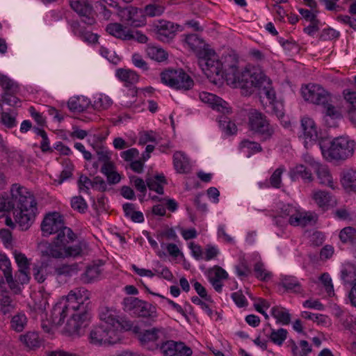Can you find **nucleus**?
Instances as JSON below:
<instances>
[{
  "label": "nucleus",
  "mask_w": 356,
  "mask_h": 356,
  "mask_svg": "<svg viewBox=\"0 0 356 356\" xmlns=\"http://www.w3.org/2000/svg\"><path fill=\"white\" fill-rule=\"evenodd\" d=\"M10 195L14 200L15 220L22 230L28 229L35 220L37 202L33 195L25 187L14 184L10 188Z\"/></svg>",
  "instance_id": "nucleus-1"
},
{
  "label": "nucleus",
  "mask_w": 356,
  "mask_h": 356,
  "mask_svg": "<svg viewBox=\"0 0 356 356\" xmlns=\"http://www.w3.org/2000/svg\"><path fill=\"white\" fill-rule=\"evenodd\" d=\"M301 93L305 100L321 106L326 116L333 119L341 117L340 111L331 104L330 95L321 86L309 84L302 88Z\"/></svg>",
  "instance_id": "nucleus-2"
},
{
  "label": "nucleus",
  "mask_w": 356,
  "mask_h": 356,
  "mask_svg": "<svg viewBox=\"0 0 356 356\" xmlns=\"http://www.w3.org/2000/svg\"><path fill=\"white\" fill-rule=\"evenodd\" d=\"M355 143L348 137L334 138L328 147L320 144L323 157L327 161H344L353 155Z\"/></svg>",
  "instance_id": "nucleus-3"
},
{
  "label": "nucleus",
  "mask_w": 356,
  "mask_h": 356,
  "mask_svg": "<svg viewBox=\"0 0 356 356\" xmlns=\"http://www.w3.org/2000/svg\"><path fill=\"white\" fill-rule=\"evenodd\" d=\"M248 127L262 142L270 140L275 134V127L270 124L267 117L257 109L250 110Z\"/></svg>",
  "instance_id": "nucleus-4"
},
{
  "label": "nucleus",
  "mask_w": 356,
  "mask_h": 356,
  "mask_svg": "<svg viewBox=\"0 0 356 356\" xmlns=\"http://www.w3.org/2000/svg\"><path fill=\"white\" fill-rule=\"evenodd\" d=\"M90 296L88 290L79 287L71 290L62 300L71 312L89 316Z\"/></svg>",
  "instance_id": "nucleus-5"
},
{
  "label": "nucleus",
  "mask_w": 356,
  "mask_h": 356,
  "mask_svg": "<svg viewBox=\"0 0 356 356\" xmlns=\"http://www.w3.org/2000/svg\"><path fill=\"white\" fill-rule=\"evenodd\" d=\"M205 54L200 55L198 58V65L201 67L204 74L210 80L215 81L216 76H223L222 64L219 60L218 56L216 52L209 48L204 51Z\"/></svg>",
  "instance_id": "nucleus-6"
},
{
  "label": "nucleus",
  "mask_w": 356,
  "mask_h": 356,
  "mask_svg": "<svg viewBox=\"0 0 356 356\" xmlns=\"http://www.w3.org/2000/svg\"><path fill=\"white\" fill-rule=\"evenodd\" d=\"M123 304L125 309L131 312L134 315L156 321L158 314L154 305L141 300L135 297H128L124 299Z\"/></svg>",
  "instance_id": "nucleus-7"
},
{
  "label": "nucleus",
  "mask_w": 356,
  "mask_h": 356,
  "mask_svg": "<svg viewBox=\"0 0 356 356\" xmlns=\"http://www.w3.org/2000/svg\"><path fill=\"white\" fill-rule=\"evenodd\" d=\"M119 312L113 307L106 306L101 307L99 310V316L101 323L106 325V327L116 332L119 330H129L131 323L120 317Z\"/></svg>",
  "instance_id": "nucleus-8"
},
{
  "label": "nucleus",
  "mask_w": 356,
  "mask_h": 356,
  "mask_svg": "<svg viewBox=\"0 0 356 356\" xmlns=\"http://www.w3.org/2000/svg\"><path fill=\"white\" fill-rule=\"evenodd\" d=\"M161 82L175 89L189 90L193 81L183 70H167L161 74Z\"/></svg>",
  "instance_id": "nucleus-9"
},
{
  "label": "nucleus",
  "mask_w": 356,
  "mask_h": 356,
  "mask_svg": "<svg viewBox=\"0 0 356 356\" xmlns=\"http://www.w3.org/2000/svg\"><path fill=\"white\" fill-rule=\"evenodd\" d=\"M281 215L282 217H289V223L293 226L305 227L313 225L317 218L314 213L301 211L291 204H286L282 207Z\"/></svg>",
  "instance_id": "nucleus-10"
},
{
  "label": "nucleus",
  "mask_w": 356,
  "mask_h": 356,
  "mask_svg": "<svg viewBox=\"0 0 356 356\" xmlns=\"http://www.w3.org/2000/svg\"><path fill=\"white\" fill-rule=\"evenodd\" d=\"M119 339L116 332L106 327L103 323L94 327L88 337L89 343L97 346L115 343Z\"/></svg>",
  "instance_id": "nucleus-11"
},
{
  "label": "nucleus",
  "mask_w": 356,
  "mask_h": 356,
  "mask_svg": "<svg viewBox=\"0 0 356 356\" xmlns=\"http://www.w3.org/2000/svg\"><path fill=\"white\" fill-rule=\"evenodd\" d=\"M166 332L163 327H153L145 330L138 334V339L141 345L150 350L161 349V346L165 342Z\"/></svg>",
  "instance_id": "nucleus-12"
},
{
  "label": "nucleus",
  "mask_w": 356,
  "mask_h": 356,
  "mask_svg": "<svg viewBox=\"0 0 356 356\" xmlns=\"http://www.w3.org/2000/svg\"><path fill=\"white\" fill-rule=\"evenodd\" d=\"M242 76L247 80L244 90H246L249 94L254 92V88H257L259 90L270 81L259 68L245 70V74Z\"/></svg>",
  "instance_id": "nucleus-13"
},
{
  "label": "nucleus",
  "mask_w": 356,
  "mask_h": 356,
  "mask_svg": "<svg viewBox=\"0 0 356 356\" xmlns=\"http://www.w3.org/2000/svg\"><path fill=\"white\" fill-rule=\"evenodd\" d=\"M65 227L63 217L56 211L47 214L41 223V230L44 236L57 234Z\"/></svg>",
  "instance_id": "nucleus-14"
},
{
  "label": "nucleus",
  "mask_w": 356,
  "mask_h": 356,
  "mask_svg": "<svg viewBox=\"0 0 356 356\" xmlns=\"http://www.w3.org/2000/svg\"><path fill=\"white\" fill-rule=\"evenodd\" d=\"M71 8L80 16L82 22L92 26L95 24V13L89 0H70Z\"/></svg>",
  "instance_id": "nucleus-15"
},
{
  "label": "nucleus",
  "mask_w": 356,
  "mask_h": 356,
  "mask_svg": "<svg viewBox=\"0 0 356 356\" xmlns=\"http://www.w3.org/2000/svg\"><path fill=\"white\" fill-rule=\"evenodd\" d=\"M164 356H191L192 350L183 342L165 341L161 346Z\"/></svg>",
  "instance_id": "nucleus-16"
},
{
  "label": "nucleus",
  "mask_w": 356,
  "mask_h": 356,
  "mask_svg": "<svg viewBox=\"0 0 356 356\" xmlns=\"http://www.w3.org/2000/svg\"><path fill=\"white\" fill-rule=\"evenodd\" d=\"M71 318L67 321L65 327V332L70 336H80L81 331L86 326L88 315H82L79 313H72Z\"/></svg>",
  "instance_id": "nucleus-17"
},
{
  "label": "nucleus",
  "mask_w": 356,
  "mask_h": 356,
  "mask_svg": "<svg viewBox=\"0 0 356 356\" xmlns=\"http://www.w3.org/2000/svg\"><path fill=\"white\" fill-rule=\"evenodd\" d=\"M103 264L101 261H99L87 266L84 272L80 275L81 282L88 284L99 281L102 277Z\"/></svg>",
  "instance_id": "nucleus-18"
},
{
  "label": "nucleus",
  "mask_w": 356,
  "mask_h": 356,
  "mask_svg": "<svg viewBox=\"0 0 356 356\" xmlns=\"http://www.w3.org/2000/svg\"><path fill=\"white\" fill-rule=\"evenodd\" d=\"M199 98L202 102L209 104L213 109H215L223 114L230 113L231 109L228 106V104L222 98L214 94L207 92H202L199 94Z\"/></svg>",
  "instance_id": "nucleus-19"
},
{
  "label": "nucleus",
  "mask_w": 356,
  "mask_h": 356,
  "mask_svg": "<svg viewBox=\"0 0 356 356\" xmlns=\"http://www.w3.org/2000/svg\"><path fill=\"white\" fill-rule=\"evenodd\" d=\"M301 127L303 131L305 146L307 148L309 145L315 143L318 138V132L314 121L307 117L301 120Z\"/></svg>",
  "instance_id": "nucleus-20"
},
{
  "label": "nucleus",
  "mask_w": 356,
  "mask_h": 356,
  "mask_svg": "<svg viewBox=\"0 0 356 356\" xmlns=\"http://www.w3.org/2000/svg\"><path fill=\"white\" fill-rule=\"evenodd\" d=\"M179 26L172 22L160 21L156 25L157 38L163 42H168L175 37Z\"/></svg>",
  "instance_id": "nucleus-21"
},
{
  "label": "nucleus",
  "mask_w": 356,
  "mask_h": 356,
  "mask_svg": "<svg viewBox=\"0 0 356 356\" xmlns=\"http://www.w3.org/2000/svg\"><path fill=\"white\" fill-rule=\"evenodd\" d=\"M245 74V70L239 71L238 69L232 65L226 70L225 74L227 83L233 88H241L245 89L246 81L242 76Z\"/></svg>",
  "instance_id": "nucleus-22"
},
{
  "label": "nucleus",
  "mask_w": 356,
  "mask_h": 356,
  "mask_svg": "<svg viewBox=\"0 0 356 356\" xmlns=\"http://www.w3.org/2000/svg\"><path fill=\"white\" fill-rule=\"evenodd\" d=\"M38 250L42 258H64V249L60 247L54 241L52 243L42 242L38 245Z\"/></svg>",
  "instance_id": "nucleus-23"
},
{
  "label": "nucleus",
  "mask_w": 356,
  "mask_h": 356,
  "mask_svg": "<svg viewBox=\"0 0 356 356\" xmlns=\"http://www.w3.org/2000/svg\"><path fill=\"white\" fill-rule=\"evenodd\" d=\"M70 312L71 311L65 304V301L61 299L54 306L51 312L50 319L51 323L56 326L60 325Z\"/></svg>",
  "instance_id": "nucleus-24"
},
{
  "label": "nucleus",
  "mask_w": 356,
  "mask_h": 356,
  "mask_svg": "<svg viewBox=\"0 0 356 356\" xmlns=\"http://www.w3.org/2000/svg\"><path fill=\"white\" fill-rule=\"evenodd\" d=\"M185 42L188 47L196 54L197 57L203 55L204 51L209 48V44L200 38L197 34H188L186 35Z\"/></svg>",
  "instance_id": "nucleus-25"
},
{
  "label": "nucleus",
  "mask_w": 356,
  "mask_h": 356,
  "mask_svg": "<svg viewBox=\"0 0 356 356\" xmlns=\"http://www.w3.org/2000/svg\"><path fill=\"white\" fill-rule=\"evenodd\" d=\"M64 258L66 257H81L88 254V245L85 241H80L74 245H68L63 251Z\"/></svg>",
  "instance_id": "nucleus-26"
},
{
  "label": "nucleus",
  "mask_w": 356,
  "mask_h": 356,
  "mask_svg": "<svg viewBox=\"0 0 356 356\" xmlns=\"http://www.w3.org/2000/svg\"><path fill=\"white\" fill-rule=\"evenodd\" d=\"M15 309V302L12 298L6 294L0 297V320L8 319Z\"/></svg>",
  "instance_id": "nucleus-27"
},
{
  "label": "nucleus",
  "mask_w": 356,
  "mask_h": 356,
  "mask_svg": "<svg viewBox=\"0 0 356 356\" xmlns=\"http://www.w3.org/2000/svg\"><path fill=\"white\" fill-rule=\"evenodd\" d=\"M106 32L122 40H131V35H129V29L123 26L120 23H111L106 28Z\"/></svg>",
  "instance_id": "nucleus-28"
},
{
  "label": "nucleus",
  "mask_w": 356,
  "mask_h": 356,
  "mask_svg": "<svg viewBox=\"0 0 356 356\" xmlns=\"http://www.w3.org/2000/svg\"><path fill=\"white\" fill-rule=\"evenodd\" d=\"M280 284L288 292L293 293H302L304 290L297 277L291 275L282 276Z\"/></svg>",
  "instance_id": "nucleus-29"
},
{
  "label": "nucleus",
  "mask_w": 356,
  "mask_h": 356,
  "mask_svg": "<svg viewBox=\"0 0 356 356\" xmlns=\"http://www.w3.org/2000/svg\"><path fill=\"white\" fill-rule=\"evenodd\" d=\"M50 294L42 287L33 294L34 309L38 312H43L49 305Z\"/></svg>",
  "instance_id": "nucleus-30"
},
{
  "label": "nucleus",
  "mask_w": 356,
  "mask_h": 356,
  "mask_svg": "<svg viewBox=\"0 0 356 356\" xmlns=\"http://www.w3.org/2000/svg\"><path fill=\"white\" fill-rule=\"evenodd\" d=\"M75 239L76 235L73 231L70 228L65 227L57 233L54 241L60 247L65 249L70 243L74 242Z\"/></svg>",
  "instance_id": "nucleus-31"
},
{
  "label": "nucleus",
  "mask_w": 356,
  "mask_h": 356,
  "mask_svg": "<svg viewBox=\"0 0 356 356\" xmlns=\"http://www.w3.org/2000/svg\"><path fill=\"white\" fill-rule=\"evenodd\" d=\"M173 162L175 168L179 173H186L191 170L189 159L182 152H176L174 154Z\"/></svg>",
  "instance_id": "nucleus-32"
},
{
  "label": "nucleus",
  "mask_w": 356,
  "mask_h": 356,
  "mask_svg": "<svg viewBox=\"0 0 356 356\" xmlns=\"http://www.w3.org/2000/svg\"><path fill=\"white\" fill-rule=\"evenodd\" d=\"M341 279L343 285H352L356 282V265L345 264L341 270Z\"/></svg>",
  "instance_id": "nucleus-33"
},
{
  "label": "nucleus",
  "mask_w": 356,
  "mask_h": 356,
  "mask_svg": "<svg viewBox=\"0 0 356 356\" xmlns=\"http://www.w3.org/2000/svg\"><path fill=\"white\" fill-rule=\"evenodd\" d=\"M289 175L293 181H296L299 177H301L305 183H310L313 181L312 172L302 164L297 165L291 169Z\"/></svg>",
  "instance_id": "nucleus-34"
},
{
  "label": "nucleus",
  "mask_w": 356,
  "mask_h": 356,
  "mask_svg": "<svg viewBox=\"0 0 356 356\" xmlns=\"http://www.w3.org/2000/svg\"><path fill=\"white\" fill-rule=\"evenodd\" d=\"M314 172L317 175L320 184L327 186L332 189L334 188L332 177L326 165L321 164Z\"/></svg>",
  "instance_id": "nucleus-35"
},
{
  "label": "nucleus",
  "mask_w": 356,
  "mask_h": 356,
  "mask_svg": "<svg viewBox=\"0 0 356 356\" xmlns=\"http://www.w3.org/2000/svg\"><path fill=\"white\" fill-rule=\"evenodd\" d=\"M341 184L346 191L356 193V171L353 169L344 170Z\"/></svg>",
  "instance_id": "nucleus-36"
},
{
  "label": "nucleus",
  "mask_w": 356,
  "mask_h": 356,
  "mask_svg": "<svg viewBox=\"0 0 356 356\" xmlns=\"http://www.w3.org/2000/svg\"><path fill=\"white\" fill-rule=\"evenodd\" d=\"M270 314L276 319L277 323L289 325L291 322V314L289 311L281 306H274L271 308Z\"/></svg>",
  "instance_id": "nucleus-37"
},
{
  "label": "nucleus",
  "mask_w": 356,
  "mask_h": 356,
  "mask_svg": "<svg viewBox=\"0 0 356 356\" xmlns=\"http://www.w3.org/2000/svg\"><path fill=\"white\" fill-rule=\"evenodd\" d=\"M19 338L26 347L31 349L39 348L42 343V340L36 332H28Z\"/></svg>",
  "instance_id": "nucleus-38"
},
{
  "label": "nucleus",
  "mask_w": 356,
  "mask_h": 356,
  "mask_svg": "<svg viewBox=\"0 0 356 356\" xmlns=\"http://www.w3.org/2000/svg\"><path fill=\"white\" fill-rule=\"evenodd\" d=\"M146 182L149 190L154 191L160 195L163 193V185L167 183L163 175H158L154 177L147 178Z\"/></svg>",
  "instance_id": "nucleus-39"
},
{
  "label": "nucleus",
  "mask_w": 356,
  "mask_h": 356,
  "mask_svg": "<svg viewBox=\"0 0 356 356\" xmlns=\"http://www.w3.org/2000/svg\"><path fill=\"white\" fill-rule=\"evenodd\" d=\"M268 327L270 332L266 335L269 337L270 340L277 346H282L286 339L287 330L284 328L274 330L270 327V325H268Z\"/></svg>",
  "instance_id": "nucleus-40"
},
{
  "label": "nucleus",
  "mask_w": 356,
  "mask_h": 356,
  "mask_svg": "<svg viewBox=\"0 0 356 356\" xmlns=\"http://www.w3.org/2000/svg\"><path fill=\"white\" fill-rule=\"evenodd\" d=\"M116 76L126 84H134L138 81V74L133 70L119 69L116 71Z\"/></svg>",
  "instance_id": "nucleus-41"
},
{
  "label": "nucleus",
  "mask_w": 356,
  "mask_h": 356,
  "mask_svg": "<svg viewBox=\"0 0 356 356\" xmlns=\"http://www.w3.org/2000/svg\"><path fill=\"white\" fill-rule=\"evenodd\" d=\"M88 106V102L83 98H70L67 102L69 109L74 113H81L85 111Z\"/></svg>",
  "instance_id": "nucleus-42"
},
{
  "label": "nucleus",
  "mask_w": 356,
  "mask_h": 356,
  "mask_svg": "<svg viewBox=\"0 0 356 356\" xmlns=\"http://www.w3.org/2000/svg\"><path fill=\"white\" fill-rule=\"evenodd\" d=\"M27 318L24 313H18L10 320V327L16 332H22L27 324Z\"/></svg>",
  "instance_id": "nucleus-43"
},
{
  "label": "nucleus",
  "mask_w": 356,
  "mask_h": 356,
  "mask_svg": "<svg viewBox=\"0 0 356 356\" xmlns=\"http://www.w3.org/2000/svg\"><path fill=\"white\" fill-rule=\"evenodd\" d=\"M146 51L151 59L158 62H162L168 58V53L164 49L155 46L148 47Z\"/></svg>",
  "instance_id": "nucleus-44"
},
{
  "label": "nucleus",
  "mask_w": 356,
  "mask_h": 356,
  "mask_svg": "<svg viewBox=\"0 0 356 356\" xmlns=\"http://www.w3.org/2000/svg\"><path fill=\"white\" fill-rule=\"evenodd\" d=\"M137 13V9L134 8H125L121 11L122 17L130 26L138 27L140 26L141 22L136 19L134 16Z\"/></svg>",
  "instance_id": "nucleus-45"
},
{
  "label": "nucleus",
  "mask_w": 356,
  "mask_h": 356,
  "mask_svg": "<svg viewBox=\"0 0 356 356\" xmlns=\"http://www.w3.org/2000/svg\"><path fill=\"white\" fill-rule=\"evenodd\" d=\"M79 264H73L71 265L63 264L60 266L56 268L55 273L58 276H66L70 277L74 274L77 273L79 271Z\"/></svg>",
  "instance_id": "nucleus-46"
},
{
  "label": "nucleus",
  "mask_w": 356,
  "mask_h": 356,
  "mask_svg": "<svg viewBox=\"0 0 356 356\" xmlns=\"http://www.w3.org/2000/svg\"><path fill=\"white\" fill-rule=\"evenodd\" d=\"M313 199L318 207L325 208L330 202V195L325 191H317L314 193Z\"/></svg>",
  "instance_id": "nucleus-47"
},
{
  "label": "nucleus",
  "mask_w": 356,
  "mask_h": 356,
  "mask_svg": "<svg viewBox=\"0 0 356 356\" xmlns=\"http://www.w3.org/2000/svg\"><path fill=\"white\" fill-rule=\"evenodd\" d=\"M218 122L220 127L226 134L230 135L236 132L237 128L235 123L232 122L227 116H220L218 119Z\"/></svg>",
  "instance_id": "nucleus-48"
},
{
  "label": "nucleus",
  "mask_w": 356,
  "mask_h": 356,
  "mask_svg": "<svg viewBox=\"0 0 356 356\" xmlns=\"http://www.w3.org/2000/svg\"><path fill=\"white\" fill-rule=\"evenodd\" d=\"M339 238L343 243H354L356 241V229L346 227L340 232Z\"/></svg>",
  "instance_id": "nucleus-49"
},
{
  "label": "nucleus",
  "mask_w": 356,
  "mask_h": 356,
  "mask_svg": "<svg viewBox=\"0 0 356 356\" xmlns=\"http://www.w3.org/2000/svg\"><path fill=\"white\" fill-rule=\"evenodd\" d=\"M254 270L256 277L262 281H268L273 276L272 273L268 271L265 268L264 264L261 262L255 264Z\"/></svg>",
  "instance_id": "nucleus-50"
},
{
  "label": "nucleus",
  "mask_w": 356,
  "mask_h": 356,
  "mask_svg": "<svg viewBox=\"0 0 356 356\" xmlns=\"http://www.w3.org/2000/svg\"><path fill=\"white\" fill-rule=\"evenodd\" d=\"M113 104L112 99L106 95H99L94 101V107L97 110H106Z\"/></svg>",
  "instance_id": "nucleus-51"
},
{
  "label": "nucleus",
  "mask_w": 356,
  "mask_h": 356,
  "mask_svg": "<svg viewBox=\"0 0 356 356\" xmlns=\"http://www.w3.org/2000/svg\"><path fill=\"white\" fill-rule=\"evenodd\" d=\"M0 86L4 90V92H17L18 91L17 85L6 75L0 74Z\"/></svg>",
  "instance_id": "nucleus-52"
},
{
  "label": "nucleus",
  "mask_w": 356,
  "mask_h": 356,
  "mask_svg": "<svg viewBox=\"0 0 356 356\" xmlns=\"http://www.w3.org/2000/svg\"><path fill=\"white\" fill-rule=\"evenodd\" d=\"M14 257L15 261L17 264V266L19 268L18 270H29L30 269V264L29 261V259L26 257V255L22 252L15 251L14 252Z\"/></svg>",
  "instance_id": "nucleus-53"
},
{
  "label": "nucleus",
  "mask_w": 356,
  "mask_h": 356,
  "mask_svg": "<svg viewBox=\"0 0 356 356\" xmlns=\"http://www.w3.org/2000/svg\"><path fill=\"white\" fill-rule=\"evenodd\" d=\"M71 207L79 213H85L88 209L87 203L82 196H74L71 200Z\"/></svg>",
  "instance_id": "nucleus-54"
},
{
  "label": "nucleus",
  "mask_w": 356,
  "mask_h": 356,
  "mask_svg": "<svg viewBox=\"0 0 356 356\" xmlns=\"http://www.w3.org/2000/svg\"><path fill=\"white\" fill-rule=\"evenodd\" d=\"M259 94L261 97H266L269 104L276 101L275 91L272 87L271 81L259 90Z\"/></svg>",
  "instance_id": "nucleus-55"
},
{
  "label": "nucleus",
  "mask_w": 356,
  "mask_h": 356,
  "mask_svg": "<svg viewBox=\"0 0 356 356\" xmlns=\"http://www.w3.org/2000/svg\"><path fill=\"white\" fill-rule=\"evenodd\" d=\"M73 170L74 165L70 161H66L64 169L60 172L58 179H56L55 181L57 182L58 184H61L72 177Z\"/></svg>",
  "instance_id": "nucleus-56"
},
{
  "label": "nucleus",
  "mask_w": 356,
  "mask_h": 356,
  "mask_svg": "<svg viewBox=\"0 0 356 356\" xmlns=\"http://www.w3.org/2000/svg\"><path fill=\"white\" fill-rule=\"evenodd\" d=\"M10 210L15 211L13 195H10V197L4 195L0 196V213L3 211H9Z\"/></svg>",
  "instance_id": "nucleus-57"
},
{
  "label": "nucleus",
  "mask_w": 356,
  "mask_h": 356,
  "mask_svg": "<svg viewBox=\"0 0 356 356\" xmlns=\"http://www.w3.org/2000/svg\"><path fill=\"white\" fill-rule=\"evenodd\" d=\"M228 278V273L220 266H215L209 272V280H224Z\"/></svg>",
  "instance_id": "nucleus-58"
},
{
  "label": "nucleus",
  "mask_w": 356,
  "mask_h": 356,
  "mask_svg": "<svg viewBox=\"0 0 356 356\" xmlns=\"http://www.w3.org/2000/svg\"><path fill=\"white\" fill-rule=\"evenodd\" d=\"M241 147L247 149L248 152V156L250 154L262 151V147L259 143L254 141H250L249 140H244L241 143Z\"/></svg>",
  "instance_id": "nucleus-59"
},
{
  "label": "nucleus",
  "mask_w": 356,
  "mask_h": 356,
  "mask_svg": "<svg viewBox=\"0 0 356 356\" xmlns=\"http://www.w3.org/2000/svg\"><path fill=\"white\" fill-rule=\"evenodd\" d=\"M285 168L284 166H280L275 170L270 178V182L272 186L277 188H280L282 184L281 176Z\"/></svg>",
  "instance_id": "nucleus-60"
},
{
  "label": "nucleus",
  "mask_w": 356,
  "mask_h": 356,
  "mask_svg": "<svg viewBox=\"0 0 356 356\" xmlns=\"http://www.w3.org/2000/svg\"><path fill=\"white\" fill-rule=\"evenodd\" d=\"M1 122L7 128H13L16 126L15 115L10 113L3 111L1 113Z\"/></svg>",
  "instance_id": "nucleus-61"
},
{
  "label": "nucleus",
  "mask_w": 356,
  "mask_h": 356,
  "mask_svg": "<svg viewBox=\"0 0 356 356\" xmlns=\"http://www.w3.org/2000/svg\"><path fill=\"white\" fill-rule=\"evenodd\" d=\"M164 12V8L161 6L149 4L145 6V13L149 17L159 16Z\"/></svg>",
  "instance_id": "nucleus-62"
},
{
  "label": "nucleus",
  "mask_w": 356,
  "mask_h": 356,
  "mask_svg": "<svg viewBox=\"0 0 356 356\" xmlns=\"http://www.w3.org/2000/svg\"><path fill=\"white\" fill-rule=\"evenodd\" d=\"M0 269L3 271L5 277L12 275L10 261L4 254H0Z\"/></svg>",
  "instance_id": "nucleus-63"
},
{
  "label": "nucleus",
  "mask_w": 356,
  "mask_h": 356,
  "mask_svg": "<svg viewBox=\"0 0 356 356\" xmlns=\"http://www.w3.org/2000/svg\"><path fill=\"white\" fill-rule=\"evenodd\" d=\"M302 317L312 320L314 322H316L318 324L326 323L327 317L323 314H312L309 312H303L302 313Z\"/></svg>",
  "instance_id": "nucleus-64"
}]
</instances>
